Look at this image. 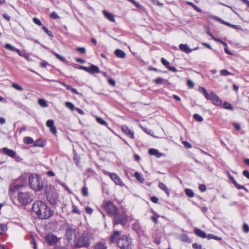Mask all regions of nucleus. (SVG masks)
Here are the masks:
<instances>
[{"mask_svg": "<svg viewBox=\"0 0 249 249\" xmlns=\"http://www.w3.org/2000/svg\"><path fill=\"white\" fill-rule=\"evenodd\" d=\"M1 151L11 158H14L16 155V152L15 151L12 149H10L7 147H4L2 149H0V152Z\"/></svg>", "mask_w": 249, "mask_h": 249, "instance_id": "13", "label": "nucleus"}, {"mask_svg": "<svg viewBox=\"0 0 249 249\" xmlns=\"http://www.w3.org/2000/svg\"><path fill=\"white\" fill-rule=\"evenodd\" d=\"M66 236L69 240H71L72 239V236L74 234V231L71 229L68 230L66 231Z\"/></svg>", "mask_w": 249, "mask_h": 249, "instance_id": "24", "label": "nucleus"}, {"mask_svg": "<svg viewBox=\"0 0 249 249\" xmlns=\"http://www.w3.org/2000/svg\"><path fill=\"white\" fill-rule=\"evenodd\" d=\"M167 68L170 71H174V72H176L177 71V69L175 67H172V66H169Z\"/></svg>", "mask_w": 249, "mask_h": 249, "instance_id": "57", "label": "nucleus"}, {"mask_svg": "<svg viewBox=\"0 0 249 249\" xmlns=\"http://www.w3.org/2000/svg\"><path fill=\"white\" fill-rule=\"evenodd\" d=\"M180 240L182 242H187L189 241V238L187 236V235L185 234H182L179 237Z\"/></svg>", "mask_w": 249, "mask_h": 249, "instance_id": "32", "label": "nucleus"}, {"mask_svg": "<svg viewBox=\"0 0 249 249\" xmlns=\"http://www.w3.org/2000/svg\"><path fill=\"white\" fill-rule=\"evenodd\" d=\"M133 228L137 232H139L141 229L140 227L138 225H134Z\"/></svg>", "mask_w": 249, "mask_h": 249, "instance_id": "58", "label": "nucleus"}, {"mask_svg": "<svg viewBox=\"0 0 249 249\" xmlns=\"http://www.w3.org/2000/svg\"><path fill=\"white\" fill-rule=\"evenodd\" d=\"M12 87L18 91H21L23 89L22 88L20 85L16 83H13L12 84Z\"/></svg>", "mask_w": 249, "mask_h": 249, "instance_id": "38", "label": "nucleus"}, {"mask_svg": "<svg viewBox=\"0 0 249 249\" xmlns=\"http://www.w3.org/2000/svg\"><path fill=\"white\" fill-rule=\"evenodd\" d=\"M120 234L119 231H114L110 238L111 241L116 242L120 249H132V241L129 235H123L116 240Z\"/></svg>", "mask_w": 249, "mask_h": 249, "instance_id": "1", "label": "nucleus"}, {"mask_svg": "<svg viewBox=\"0 0 249 249\" xmlns=\"http://www.w3.org/2000/svg\"><path fill=\"white\" fill-rule=\"evenodd\" d=\"M182 143L183 145L185 146V147L186 148H190L192 147L191 144L186 141H183Z\"/></svg>", "mask_w": 249, "mask_h": 249, "instance_id": "51", "label": "nucleus"}, {"mask_svg": "<svg viewBox=\"0 0 249 249\" xmlns=\"http://www.w3.org/2000/svg\"><path fill=\"white\" fill-rule=\"evenodd\" d=\"M142 129L146 133H147L151 136H153V134L151 133L152 131L151 130H147L146 128H142Z\"/></svg>", "mask_w": 249, "mask_h": 249, "instance_id": "61", "label": "nucleus"}, {"mask_svg": "<svg viewBox=\"0 0 249 249\" xmlns=\"http://www.w3.org/2000/svg\"><path fill=\"white\" fill-rule=\"evenodd\" d=\"M17 199L21 204L26 205L32 201L33 198L28 192H19Z\"/></svg>", "mask_w": 249, "mask_h": 249, "instance_id": "6", "label": "nucleus"}, {"mask_svg": "<svg viewBox=\"0 0 249 249\" xmlns=\"http://www.w3.org/2000/svg\"><path fill=\"white\" fill-rule=\"evenodd\" d=\"M122 130V131L125 133V134L130 138L131 139H134V133L133 131H131L128 127H127L126 125H122L121 126Z\"/></svg>", "mask_w": 249, "mask_h": 249, "instance_id": "12", "label": "nucleus"}, {"mask_svg": "<svg viewBox=\"0 0 249 249\" xmlns=\"http://www.w3.org/2000/svg\"><path fill=\"white\" fill-rule=\"evenodd\" d=\"M220 74L223 76H227L228 75H233L232 73L228 71L227 70L224 69L220 71Z\"/></svg>", "mask_w": 249, "mask_h": 249, "instance_id": "36", "label": "nucleus"}, {"mask_svg": "<svg viewBox=\"0 0 249 249\" xmlns=\"http://www.w3.org/2000/svg\"><path fill=\"white\" fill-rule=\"evenodd\" d=\"M30 187L35 191H39L42 188V182L37 175H31L29 178Z\"/></svg>", "mask_w": 249, "mask_h": 249, "instance_id": "5", "label": "nucleus"}, {"mask_svg": "<svg viewBox=\"0 0 249 249\" xmlns=\"http://www.w3.org/2000/svg\"><path fill=\"white\" fill-rule=\"evenodd\" d=\"M93 249H107V247L104 243L98 242L94 246Z\"/></svg>", "mask_w": 249, "mask_h": 249, "instance_id": "23", "label": "nucleus"}, {"mask_svg": "<svg viewBox=\"0 0 249 249\" xmlns=\"http://www.w3.org/2000/svg\"><path fill=\"white\" fill-rule=\"evenodd\" d=\"M221 22L227 26H229L232 27L233 28H234L235 29H241V27L239 25H232V24H231L230 23L227 22L223 20Z\"/></svg>", "mask_w": 249, "mask_h": 249, "instance_id": "31", "label": "nucleus"}, {"mask_svg": "<svg viewBox=\"0 0 249 249\" xmlns=\"http://www.w3.org/2000/svg\"><path fill=\"white\" fill-rule=\"evenodd\" d=\"M33 20L35 24L38 25V26H41V27L43 26L42 25L41 22L38 18H33Z\"/></svg>", "mask_w": 249, "mask_h": 249, "instance_id": "45", "label": "nucleus"}, {"mask_svg": "<svg viewBox=\"0 0 249 249\" xmlns=\"http://www.w3.org/2000/svg\"><path fill=\"white\" fill-rule=\"evenodd\" d=\"M151 200L155 203H157L158 202L159 199L156 196H153L151 198Z\"/></svg>", "mask_w": 249, "mask_h": 249, "instance_id": "52", "label": "nucleus"}, {"mask_svg": "<svg viewBox=\"0 0 249 249\" xmlns=\"http://www.w3.org/2000/svg\"><path fill=\"white\" fill-rule=\"evenodd\" d=\"M243 175L249 179V172L247 170H244L243 172Z\"/></svg>", "mask_w": 249, "mask_h": 249, "instance_id": "55", "label": "nucleus"}, {"mask_svg": "<svg viewBox=\"0 0 249 249\" xmlns=\"http://www.w3.org/2000/svg\"><path fill=\"white\" fill-rule=\"evenodd\" d=\"M78 69L83 70L91 74H93L94 73H99L100 72L99 68L94 65H91L89 68L83 66H79Z\"/></svg>", "mask_w": 249, "mask_h": 249, "instance_id": "8", "label": "nucleus"}, {"mask_svg": "<svg viewBox=\"0 0 249 249\" xmlns=\"http://www.w3.org/2000/svg\"><path fill=\"white\" fill-rule=\"evenodd\" d=\"M82 195L85 196H88V190L86 187H84L82 190Z\"/></svg>", "mask_w": 249, "mask_h": 249, "instance_id": "43", "label": "nucleus"}, {"mask_svg": "<svg viewBox=\"0 0 249 249\" xmlns=\"http://www.w3.org/2000/svg\"><path fill=\"white\" fill-rule=\"evenodd\" d=\"M155 83L157 85L161 84L162 83L169 84V82L167 80H165L161 77H158L156 78L155 80Z\"/></svg>", "mask_w": 249, "mask_h": 249, "instance_id": "21", "label": "nucleus"}, {"mask_svg": "<svg viewBox=\"0 0 249 249\" xmlns=\"http://www.w3.org/2000/svg\"><path fill=\"white\" fill-rule=\"evenodd\" d=\"M194 118H195V119L198 122H202L203 120L202 117H201L198 114H195L194 115Z\"/></svg>", "mask_w": 249, "mask_h": 249, "instance_id": "41", "label": "nucleus"}, {"mask_svg": "<svg viewBox=\"0 0 249 249\" xmlns=\"http://www.w3.org/2000/svg\"><path fill=\"white\" fill-rule=\"evenodd\" d=\"M14 158H15V160L18 162H19L22 160V159L19 156H17L16 155Z\"/></svg>", "mask_w": 249, "mask_h": 249, "instance_id": "64", "label": "nucleus"}, {"mask_svg": "<svg viewBox=\"0 0 249 249\" xmlns=\"http://www.w3.org/2000/svg\"><path fill=\"white\" fill-rule=\"evenodd\" d=\"M199 91L202 92L207 100H211L215 106H220L222 104L221 100L213 92L211 91L209 93L207 90L203 87H199Z\"/></svg>", "mask_w": 249, "mask_h": 249, "instance_id": "4", "label": "nucleus"}, {"mask_svg": "<svg viewBox=\"0 0 249 249\" xmlns=\"http://www.w3.org/2000/svg\"><path fill=\"white\" fill-rule=\"evenodd\" d=\"M92 239L91 234L88 231H84L79 237L75 239V245L79 248L88 247Z\"/></svg>", "mask_w": 249, "mask_h": 249, "instance_id": "3", "label": "nucleus"}, {"mask_svg": "<svg viewBox=\"0 0 249 249\" xmlns=\"http://www.w3.org/2000/svg\"><path fill=\"white\" fill-rule=\"evenodd\" d=\"M208 238V239L210 240V239H214V240H217V241H219V240H221V237H219L216 235H213V234H208V235H207V237Z\"/></svg>", "mask_w": 249, "mask_h": 249, "instance_id": "30", "label": "nucleus"}, {"mask_svg": "<svg viewBox=\"0 0 249 249\" xmlns=\"http://www.w3.org/2000/svg\"><path fill=\"white\" fill-rule=\"evenodd\" d=\"M33 210L42 219H48L52 215L50 208L41 201H36L35 202L33 205Z\"/></svg>", "mask_w": 249, "mask_h": 249, "instance_id": "2", "label": "nucleus"}, {"mask_svg": "<svg viewBox=\"0 0 249 249\" xmlns=\"http://www.w3.org/2000/svg\"><path fill=\"white\" fill-rule=\"evenodd\" d=\"M45 144V142L44 141L41 140H38L36 141L33 144V146L34 147H42L44 146Z\"/></svg>", "mask_w": 249, "mask_h": 249, "instance_id": "22", "label": "nucleus"}, {"mask_svg": "<svg viewBox=\"0 0 249 249\" xmlns=\"http://www.w3.org/2000/svg\"><path fill=\"white\" fill-rule=\"evenodd\" d=\"M76 50L78 52L82 54H85L86 53V50L84 47H78Z\"/></svg>", "mask_w": 249, "mask_h": 249, "instance_id": "44", "label": "nucleus"}, {"mask_svg": "<svg viewBox=\"0 0 249 249\" xmlns=\"http://www.w3.org/2000/svg\"><path fill=\"white\" fill-rule=\"evenodd\" d=\"M195 232L197 236L201 238H205L207 237L206 234L203 231H201L200 229H196L195 231Z\"/></svg>", "mask_w": 249, "mask_h": 249, "instance_id": "19", "label": "nucleus"}, {"mask_svg": "<svg viewBox=\"0 0 249 249\" xmlns=\"http://www.w3.org/2000/svg\"><path fill=\"white\" fill-rule=\"evenodd\" d=\"M7 229V225L3 224H0V235H2L4 233Z\"/></svg>", "mask_w": 249, "mask_h": 249, "instance_id": "28", "label": "nucleus"}, {"mask_svg": "<svg viewBox=\"0 0 249 249\" xmlns=\"http://www.w3.org/2000/svg\"><path fill=\"white\" fill-rule=\"evenodd\" d=\"M159 187L160 189L164 191L168 196L170 195V191L169 189L163 183H160V184H159Z\"/></svg>", "mask_w": 249, "mask_h": 249, "instance_id": "18", "label": "nucleus"}, {"mask_svg": "<svg viewBox=\"0 0 249 249\" xmlns=\"http://www.w3.org/2000/svg\"><path fill=\"white\" fill-rule=\"evenodd\" d=\"M185 193L187 196L190 197H192L194 196V193L193 191L190 189H186L185 190Z\"/></svg>", "mask_w": 249, "mask_h": 249, "instance_id": "33", "label": "nucleus"}, {"mask_svg": "<svg viewBox=\"0 0 249 249\" xmlns=\"http://www.w3.org/2000/svg\"><path fill=\"white\" fill-rule=\"evenodd\" d=\"M47 242L51 246L55 245L57 242V238L53 234H48L45 237Z\"/></svg>", "mask_w": 249, "mask_h": 249, "instance_id": "11", "label": "nucleus"}, {"mask_svg": "<svg viewBox=\"0 0 249 249\" xmlns=\"http://www.w3.org/2000/svg\"><path fill=\"white\" fill-rule=\"evenodd\" d=\"M206 186L204 184H201L199 186V189L202 192H205L206 190Z\"/></svg>", "mask_w": 249, "mask_h": 249, "instance_id": "47", "label": "nucleus"}, {"mask_svg": "<svg viewBox=\"0 0 249 249\" xmlns=\"http://www.w3.org/2000/svg\"><path fill=\"white\" fill-rule=\"evenodd\" d=\"M65 105L67 107H68L72 111L74 110L76 108L75 107L74 105L72 103L70 102H66Z\"/></svg>", "mask_w": 249, "mask_h": 249, "instance_id": "29", "label": "nucleus"}, {"mask_svg": "<svg viewBox=\"0 0 249 249\" xmlns=\"http://www.w3.org/2000/svg\"><path fill=\"white\" fill-rule=\"evenodd\" d=\"M106 174L108 175L114 182L118 185L123 186L124 185L121 179L115 173H106Z\"/></svg>", "mask_w": 249, "mask_h": 249, "instance_id": "10", "label": "nucleus"}, {"mask_svg": "<svg viewBox=\"0 0 249 249\" xmlns=\"http://www.w3.org/2000/svg\"><path fill=\"white\" fill-rule=\"evenodd\" d=\"M179 48L182 51L187 53H190L192 51V50L186 44H180L179 45Z\"/></svg>", "mask_w": 249, "mask_h": 249, "instance_id": "15", "label": "nucleus"}, {"mask_svg": "<svg viewBox=\"0 0 249 249\" xmlns=\"http://www.w3.org/2000/svg\"><path fill=\"white\" fill-rule=\"evenodd\" d=\"M4 47L6 49L9 50L10 51H16V50L17 49L16 48H14L12 45H11L10 44H6L5 45Z\"/></svg>", "mask_w": 249, "mask_h": 249, "instance_id": "40", "label": "nucleus"}, {"mask_svg": "<svg viewBox=\"0 0 249 249\" xmlns=\"http://www.w3.org/2000/svg\"><path fill=\"white\" fill-rule=\"evenodd\" d=\"M230 180L232 181V182L233 183V184L235 185V186L238 188V189H245L246 190V188L243 185H241L238 184L237 182L235 181V179L233 177L230 176Z\"/></svg>", "mask_w": 249, "mask_h": 249, "instance_id": "20", "label": "nucleus"}, {"mask_svg": "<svg viewBox=\"0 0 249 249\" xmlns=\"http://www.w3.org/2000/svg\"><path fill=\"white\" fill-rule=\"evenodd\" d=\"M223 106H224V107L227 109L232 110L233 109L230 103L226 102H225L224 103Z\"/></svg>", "mask_w": 249, "mask_h": 249, "instance_id": "35", "label": "nucleus"}, {"mask_svg": "<svg viewBox=\"0 0 249 249\" xmlns=\"http://www.w3.org/2000/svg\"><path fill=\"white\" fill-rule=\"evenodd\" d=\"M50 131H51V132L52 133H53V134H56V128L54 126V125H53L52 127H50Z\"/></svg>", "mask_w": 249, "mask_h": 249, "instance_id": "54", "label": "nucleus"}, {"mask_svg": "<svg viewBox=\"0 0 249 249\" xmlns=\"http://www.w3.org/2000/svg\"><path fill=\"white\" fill-rule=\"evenodd\" d=\"M135 177L139 181L142 183L144 180V178L138 172H136L135 173Z\"/></svg>", "mask_w": 249, "mask_h": 249, "instance_id": "34", "label": "nucleus"}, {"mask_svg": "<svg viewBox=\"0 0 249 249\" xmlns=\"http://www.w3.org/2000/svg\"><path fill=\"white\" fill-rule=\"evenodd\" d=\"M51 17L53 19L58 18L59 17L55 12H53L50 15Z\"/></svg>", "mask_w": 249, "mask_h": 249, "instance_id": "50", "label": "nucleus"}, {"mask_svg": "<svg viewBox=\"0 0 249 249\" xmlns=\"http://www.w3.org/2000/svg\"><path fill=\"white\" fill-rule=\"evenodd\" d=\"M59 183L63 187H64L65 188V189L67 190V191H69V188L65 184V183L61 182V181H58Z\"/></svg>", "mask_w": 249, "mask_h": 249, "instance_id": "56", "label": "nucleus"}, {"mask_svg": "<svg viewBox=\"0 0 249 249\" xmlns=\"http://www.w3.org/2000/svg\"><path fill=\"white\" fill-rule=\"evenodd\" d=\"M115 55L120 58H124L125 57V53L120 49H116L114 52Z\"/></svg>", "mask_w": 249, "mask_h": 249, "instance_id": "17", "label": "nucleus"}, {"mask_svg": "<svg viewBox=\"0 0 249 249\" xmlns=\"http://www.w3.org/2000/svg\"><path fill=\"white\" fill-rule=\"evenodd\" d=\"M244 231L248 233L249 232V226L247 224H244L243 226Z\"/></svg>", "mask_w": 249, "mask_h": 249, "instance_id": "48", "label": "nucleus"}, {"mask_svg": "<svg viewBox=\"0 0 249 249\" xmlns=\"http://www.w3.org/2000/svg\"><path fill=\"white\" fill-rule=\"evenodd\" d=\"M103 206L107 213L111 216L117 213L119 211L118 209L111 201H105L103 203Z\"/></svg>", "mask_w": 249, "mask_h": 249, "instance_id": "7", "label": "nucleus"}, {"mask_svg": "<svg viewBox=\"0 0 249 249\" xmlns=\"http://www.w3.org/2000/svg\"><path fill=\"white\" fill-rule=\"evenodd\" d=\"M38 104L42 107H46L48 106L47 102L43 99H39L38 100Z\"/></svg>", "mask_w": 249, "mask_h": 249, "instance_id": "25", "label": "nucleus"}, {"mask_svg": "<svg viewBox=\"0 0 249 249\" xmlns=\"http://www.w3.org/2000/svg\"><path fill=\"white\" fill-rule=\"evenodd\" d=\"M42 29L44 31V32L46 33L48 36H53V35L51 31L48 30L44 26H42Z\"/></svg>", "mask_w": 249, "mask_h": 249, "instance_id": "39", "label": "nucleus"}, {"mask_svg": "<svg viewBox=\"0 0 249 249\" xmlns=\"http://www.w3.org/2000/svg\"><path fill=\"white\" fill-rule=\"evenodd\" d=\"M46 125L48 127H52L54 125V121L53 120H49L46 122Z\"/></svg>", "mask_w": 249, "mask_h": 249, "instance_id": "42", "label": "nucleus"}, {"mask_svg": "<svg viewBox=\"0 0 249 249\" xmlns=\"http://www.w3.org/2000/svg\"><path fill=\"white\" fill-rule=\"evenodd\" d=\"M75 110H76L79 114H80L82 115L85 114L84 111L79 108L76 107Z\"/></svg>", "mask_w": 249, "mask_h": 249, "instance_id": "53", "label": "nucleus"}, {"mask_svg": "<svg viewBox=\"0 0 249 249\" xmlns=\"http://www.w3.org/2000/svg\"><path fill=\"white\" fill-rule=\"evenodd\" d=\"M233 125L236 130H240L241 127H240V125L239 124L234 123V124H233Z\"/></svg>", "mask_w": 249, "mask_h": 249, "instance_id": "62", "label": "nucleus"}, {"mask_svg": "<svg viewBox=\"0 0 249 249\" xmlns=\"http://www.w3.org/2000/svg\"><path fill=\"white\" fill-rule=\"evenodd\" d=\"M53 53L55 56V57L58 59H59V60L65 63H67V60L66 59V58L62 56H61L60 55H59V54L56 53Z\"/></svg>", "mask_w": 249, "mask_h": 249, "instance_id": "27", "label": "nucleus"}, {"mask_svg": "<svg viewBox=\"0 0 249 249\" xmlns=\"http://www.w3.org/2000/svg\"><path fill=\"white\" fill-rule=\"evenodd\" d=\"M24 142L26 144H30L34 143L33 139L30 137H26L23 139Z\"/></svg>", "mask_w": 249, "mask_h": 249, "instance_id": "26", "label": "nucleus"}, {"mask_svg": "<svg viewBox=\"0 0 249 249\" xmlns=\"http://www.w3.org/2000/svg\"><path fill=\"white\" fill-rule=\"evenodd\" d=\"M187 85L189 88H193L194 87V84L192 80H188L187 81Z\"/></svg>", "mask_w": 249, "mask_h": 249, "instance_id": "49", "label": "nucleus"}, {"mask_svg": "<svg viewBox=\"0 0 249 249\" xmlns=\"http://www.w3.org/2000/svg\"><path fill=\"white\" fill-rule=\"evenodd\" d=\"M108 83L110 85L112 86H114L116 84L115 81L113 79H109Z\"/></svg>", "mask_w": 249, "mask_h": 249, "instance_id": "60", "label": "nucleus"}, {"mask_svg": "<svg viewBox=\"0 0 249 249\" xmlns=\"http://www.w3.org/2000/svg\"><path fill=\"white\" fill-rule=\"evenodd\" d=\"M97 122L102 125H107V123L100 117H96Z\"/></svg>", "mask_w": 249, "mask_h": 249, "instance_id": "37", "label": "nucleus"}, {"mask_svg": "<svg viewBox=\"0 0 249 249\" xmlns=\"http://www.w3.org/2000/svg\"><path fill=\"white\" fill-rule=\"evenodd\" d=\"M148 153L150 155H154L157 158H160L163 156V154L161 153H160L159 150L156 149L154 148H151L149 149L148 150Z\"/></svg>", "mask_w": 249, "mask_h": 249, "instance_id": "14", "label": "nucleus"}, {"mask_svg": "<svg viewBox=\"0 0 249 249\" xmlns=\"http://www.w3.org/2000/svg\"><path fill=\"white\" fill-rule=\"evenodd\" d=\"M72 212L77 213H80V212L77 207L74 206L72 209Z\"/></svg>", "mask_w": 249, "mask_h": 249, "instance_id": "59", "label": "nucleus"}, {"mask_svg": "<svg viewBox=\"0 0 249 249\" xmlns=\"http://www.w3.org/2000/svg\"><path fill=\"white\" fill-rule=\"evenodd\" d=\"M114 216L113 224L114 225H118L121 224L124 225L125 223L126 218L124 216H121L120 214L117 213L113 215Z\"/></svg>", "mask_w": 249, "mask_h": 249, "instance_id": "9", "label": "nucleus"}, {"mask_svg": "<svg viewBox=\"0 0 249 249\" xmlns=\"http://www.w3.org/2000/svg\"><path fill=\"white\" fill-rule=\"evenodd\" d=\"M86 211L87 213L90 214L92 213V209L90 207H87Z\"/></svg>", "mask_w": 249, "mask_h": 249, "instance_id": "63", "label": "nucleus"}, {"mask_svg": "<svg viewBox=\"0 0 249 249\" xmlns=\"http://www.w3.org/2000/svg\"><path fill=\"white\" fill-rule=\"evenodd\" d=\"M103 13L106 18H107L108 20L112 22H115V19L114 17L112 14L107 12L106 10H104L103 11Z\"/></svg>", "mask_w": 249, "mask_h": 249, "instance_id": "16", "label": "nucleus"}, {"mask_svg": "<svg viewBox=\"0 0 249 249\" xmlns=\"http://www.w3.org/2000/svg\"><path fill=\"white\" fill-rule=\"evenodd\" d=\"M161 61L162 64L163 65L166 66L167 68H168V67L169 66V62L166 60H165L164 58H162L161 59Z\"/></svg>", "mask_w": 249, "mask_h": 249, "instance_id": "46", "label": "nucleus"}]
</instances>
